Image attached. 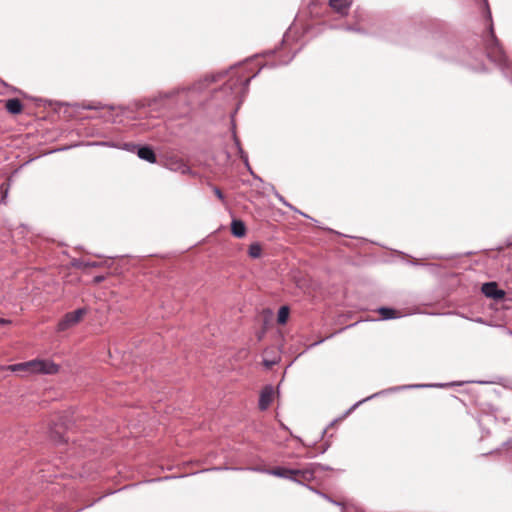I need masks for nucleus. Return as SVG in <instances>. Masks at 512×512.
Here are the masks:
<instances>
[{"label":"nucleus","instance_id":"obj_1","mask_svg":"<svg viewBox=\"0 0 512 512\" xmlns=\"http://www.w3.org/2000/svg\"><path fill=\"white\" fill-rule=\"evenodd\" d=\"M220 74L206 76L204 79L199 80L191 87L178 89L169 93L159 94L157 97H154L149 100L140 101L136 104L137 111L139 114H145L151 118H157L161 115L162 111L166 108L168 104V100L176 94L180 92L183 93H193V92H201L212 82H215L220 78Z\"/></svg>","mask_w":512,"mask_h":512},{"label":"nucleus","instance_id":"obj_2","mask_svg":"<svg viewBox=\"0 0 512 512\" xmlns=\"http://www.w3.org/2000/svg\"><path fill=\"white\" fill-rule=\"evenodd\" d=\"M486 5V17L490 21L489 35L485 40V47L488 58L494 62L497 67L502 71L505 77L510 78L512 82V63L508 60L499 40L495 36L494 27L492 23V15L488 6L487 0H484Z\"/></svg>","mask_w":512,"mask_h":512},{"label":"nucleus","instance_id":"obj_3","mask_svg":"<svg viewBox=\"0 0 512 512\" xmlns=\"http://www.w3.org/2000/svg\"><path fill=\"white\" fill-rule=\"evenodd\" d=\"M8 369L13 372L23 371L29 373L55 374L58 372L59 367L51 360L34 359L31 361L10 365L8 366Z\"/></svg>","mask_w":512,"mask_h":512},{"label":"nucleus","instance_id":"obj_4","mask_svg":"<svg viewBox=\"0 0 512 512\" xmlns=\"http://www.w3.org/2000/svg\"><path fill=\"white\" fill-rule=\"evenodd\" d=\"M266 474L279 478L289 479L299 484L311 481V472L303 469H289L278 466L271 468L269 471H266Z\"/></svg>","mask_w":512,"mask_h":512},{"label":"nucleus","instance_id":"obj_5","mask_svg":"<svg viewBox=\"0 0 512 512\" xmlns=\"http://www.w3.org/2000/svg\"><path fill=\"white\" fill-rule=\"evenodd\" d=\"M258 73H259V71H257L254 75H252L251 77H248V78H241V77L233 78V77H231L223 85L222 90H224L225 92L229 91L231 94L237 93L239 91H245L246 92L248 90V86H249L250 81L254 77H256Z\"/></svg>","mask_w":512,"mask_h":512},{"label":"nucleus","instance_id":"obj_6","mask_svg":"<svg viewBox=\"0 0 512 512\" xmlns=\"http://www.w3.org/2000/svg\"><path fill=\"white\" fill-rule=\"evenodd\" d=\"M86 314L85 308H79L73 312L67 313L64 318L58 323V331H65L70 327L76 325L81 318Z\"/></svg>","mask_w":512,"mask_h":512},{"label":"nucleus","instance_id":"obj_7","mask_svg":"<svg viewBox=\"0 0 512 512\" xmlns=\"http://www.w3.org/2000/svg\"><path fill=\"white\" fill-rule=\"evenodd\" d=\"M163 166L170 171L178 172L183 175L191 173L190 167L183 161V159L176 156L168 157Z\"/></svg>","mask_w":512,"mask_h":512},{"label":"nucleus","instance_id":"obj_8","mask_svg":"<svg viewBox=\"0 0 512 512\" xmlns=\"http://www.w3.org/2000/svg\"><path fill=\"white\" fill-rule=\"evenodd\" d=\"M482 293L491 299L500 300L505 297V291L498 288V284L496 282H487L482 285L481 288Z\"/></svg>","mask_w":512,"mask_h":512},{"label":"nucleus","instance_id":"obj_9","mask_svg":"<svg viewBox=\"0 0 512 512\" xmlns=\"http://www.w3.org/2000/svg\"><path fill=\"white\" fill-rule=\"evenodd\" d=\"M432 386H433V385L416 384V385H406V386H401V387H392V388H390V389H388V390H383V391H381V392L375 393V394H373V395H371V396L367 397L366 399H363L362 401H359V402L355 403V404L352 406V408H351L350 410L354 409L355 407H357V406H358L359 404H361L362 402H365V401H367V400H369V399H372V398H374V397H377L378 395H380V394H384V393H386V392H395V391H399V390H401V389L424 388V387H432ZM434 386H435V387H445V386H448V384H436V385H434Z\"/></svg>","mask_w":512,"mask_h":512},{"label":"nucleus","instance_id":"obj_10","mask_svg":"<svg viewBox=\"0 0 512 512\" xmlns=\"http://www.w3.org/2000/svg\"><path fill=\"white\" fill-rule=\"evenodd\" d=\"M273 394L274 390L271 385H267L262 389L258 403L261 411H265L269 407L273 399Z\"/></svg>","mask_w":512,"mask_h":512},{"label":"nucleus","instance_id":"obj_11","mask_svg":"<svg viewBox=\"0 0 512 512\" xmlns=\"http://www.w3.org/2000/svg\"><path fill=\"white\" fill-rule=\"evenodd\" d=\"M353 0H329L330 7L338 14L345 16L348 14Z\"/></svg>","mask_w":512,"mask_h":512},{"label":"nucleus","instance_id":"obj_12","mask_svg":"<svg viewBox=\"0 0 512 512\" xmlns=\"http://www.w3.org/2000/svg\"><path fill=\"white\" fill-rule=\"evenodd\" d=\"M136 153H137L138 157L142 160H145L152 164L157 162V158H156V154H155L154 150L148 145H144V146L139 145Z\"/></svg>","mask_w":512,"mask_h":512},{"label":"nucleus","instance_id":"obj_13","mask_svg":"<svg viewBox=\"0 0 512 512\" xmlns=\"http://www.w3.org/2000/svg\"><path fill=\"white\" fill-rule=\"evenodd\" d=\"M231 232L237 238H242L246 234V226L242 220L233 219L231 223Z\"/></svg>","mask_w":512,"mask_h":512},{"label":"nucleus","instance_id":"obj_14","mask_svg":"<svg viewBox=\"0 0 512 512\" xmlns=\"http://www.w3.org/2000/svg\"><path fill=\"white\" fill-rule=\"evenodd\" d=\"M5 108L9 113L16 115L22 112L23 105L19 99L12 98L6 101Z\"/></svg>","mask_w":512,"mask_h":512},{"label":"nucleus","instance_id":"obj_15","mask_svg":"<svg viewBox=\"0 0 512 512\" xmlns=\"http://www.w3.org/2000/svg\"><path fill=\"white\" fill-rule=\"evenodd\" d=\"M332 468L329 466H325L320 463H310L303 468V470H308L311 472V481L314 479L315 473L319 471L331 470Z\"/></svg>","mask_w":512,"mask_h":512},{"label":"nucleus","instance_id":"obj_16","mask_svg":"<svg viewBox=\"0 0 512 512\" xmlns=\"http://www.w3.org/2000/svg\"><path fill=\"white\" fill-rule=\"evenodd\" d=\"M378 312L379 314L381 315L382 319L383 320H390V319H394V318H397L398 316L396 315V310L392 309V308H388V307H380L378 309Z\"/></svg>","mask_w":512,"mask_h":512},{"label":"nucleus","instance_id":"obj_17","mask_svg":"<svg viewBox=\"0 0 512 512\" xmlns=\"http://www.w3.org/2000/svg\"><path fill=\"white\" fill-rule=\"evenodd\" d=\"M71 264L73 267L78 268V269H84V268H88V267H98L97 262L84 261L81 259H73Z\"/></svg>","mask_w":512,"mask_h":512},{"label":"nucleus","instance_id":"obj_18","mask_svg":"<svg viewBox=\"0 0 512 512\" xmlns=\"http://www.w3.org/2000/svg\"><path fill=\"white\" fill-rule=\"evenodd\" d=\"M262 254V247L258 242L252 243L248 248V255L253 258L257 259Z\"/></svg>","mask_w":512,"mask_h":512},{"label":"nucleus","instance_id":"obj_19","mask_svg":"<svg viewBox=\"0 0 512 512\" xmlns=\"http://www.w3.org/2000/svg\"><path fill=\"white\" fill-rule=\"evenodd\" d=\"M289 317V308L287 306H282L279 308L277 321L279 324H285Z\"/></svg>","mask_w":512,"mask_h":512},{"label":"nucleus","instance_id":"obj_20","mask_svg":"<svg viewBox=\"0 0 512 512\" xmlns=\"http://www.w3.org/2000/svg\"><path fill=\"white\" fill-rule=\"evenodd\" d=\"M138 147H139V145L131 143V142H129V143H119V149L131 152V153H136Z\"/></svg>","mask_w":512,"mask_h":512},{"label":"nucleus","instance_id":"obj_21","mask_svg":"<svg viewBox=\"0 0 512 512\" xmlns=\"http://www.w3.org/2000/svg\"><path fill=\"white\" fill-rule=\"evenodd\" d=\"M92 145L119 149V142H114V141L95 142V143H92Z\"/></svg>","mask_w":512,"mask_h":512},{"label":"nucleus","instance_id":"obj_22","mask_svg":"<svg viewBox=\"0 0 512 512\" xmlns=\"http://www.w3.org/2000/svg\"><path fill=\"white\" fill-rule=\"evenodd\" d=\"M213 191H214V194L217 196V198L221 201H224L225 198H224V195L222 193V191L218 188V187H213Z\"/></svg>","mask_w":512,"mask_h":512},{"label":"nucleus","instance_id":"obj_23","mask_svg":"<svg viewBox=\"0 0 512 512\" xmlns=\"http://www.w3.org/2000/svg\"><path fill=\"white\" fill-rule=\"evenodd\" d=\"M344 29L346 31H353V32L363 33V30L361 28H358V27H355V26L347 25V26L344 27Z\"/></svg>","mask_w":512,"mask_h":512},{"label":"nucleus","instance_id":"obj_24","mask_svg":"<svg viewBox=\"0 0 512 512\" xmlns=\"http://www.w3.org/2000/svg\"><path fill=\"white\" fill-rule=\"evenodd\" d=\"M247 470L266 474V471H269L270 469H265V468H261V467H250V468H247Z\"/></svg>","mask_w":512,"mask_h":512},{"label":"nucleus","instance_id":"obj_25","mask_svg":"<svg viewBox=\"0 0 512 512\" xmlns=\"http://www.w3.org/2000/svg\"><path fill=\"white\" fill-rule=\"evenodd\" d=\"M276 196L284 205L293 208L289 203L286 202V200L280 194H276Z\"/></svg>","mask_w":512,"mask_h":512},{"label":"nucleus","instance_id":"obj_26","mask_svg":"<svg viewBox=\"0 0 512 512\" xmlns=\"http://www.w3.org/2000/svg\"><path fill=\"white\" fill-rule=\"evenodd\" d=\"M51 436H52V438H54L55 440H57L59 442L63 441V437L61 435H59V437L56 438V436H55L53 431L51 432Z\"/></svg>","mask_w":512,"mask_h":512},{"label":"nucleus","instance_id":"obj_27","mask_svg":"<svg viewBox=\"0 0 512 512\" xmlns=\"http://www.w3.org/2000/svg\"><path fill=\"white\" fill-rule=\"evenodd\" d=\"M103 280H104V277H103V276H96V277L94 278V281H95L96 283H100V282H102Z\"/></svg>","mask_w":512,"mask_h":512},{"label":"nucleus","instance_id":"obj_28","mask_svg":"<svg viewBox=\"0 0 512 512\" xmlns=\"http://www.w3.org/2000/svg\"><path fill=\"white\" fill-rule=\"evenodd\" d=\"M8 323H10V320L0 318V325H4V324H8Z\"/></svg>","mask_w":512,"mask_h":512},{"label":"nucleus","instance_id":"obj_29","mask_svg":"<svg viewBox=\"0 0 512 512\" xmlns=\"http://www.w3.org/2000/svg\"><path fill=\"white\" fill-rule=\"evenodd\" d=\"M323 497H325L327 500L331 501L332 503L336 504V505H341L339 502H336V501H332L328 496L324 495V494H321Z\"/></svg>","mask_w":512,"mask_h":512},{"label":"nucleus","instance_id":"obj_30","mask_svg":"<svg viewBox=\"0 0 512 512\" xmlns=\"http://www.w3.org/2000/svg\"><path fill=\"white\" fill-rule=\"evenodd\" d=\"M327 449H328V446L324 447V448L321 450V452H320V453H321V454L325 453Z\"/></svg>","mask_w":512,"mask_h":512},{"label":"nucleus","instance_id":"obj_31","mask_svg":"<svg viewBox=\"0 0 512 512\" xmlns=\"http://www.w3.org/2000/svg\"><path fill=\"white\" fill-rule=\"evenodd\" d=\"M86 108L87 109H98V107H96V106H87Z\"/></svg>","mask_w":512,"mask_h":512},{"label":"nucleus","instance_id":"obj_32","mask_svg":"<svg viewBox=\"0 0 512 512\" xmlns=\"http://www.w3.org/2000/svg\"><path fill=\"white\" fill-rule=\"evenodd\" d=\"M244 161H245L246 165L249 167L248 158L246 156L244 157Z\"/></svg>","mask_w":512,"mask_h":512},{"label":"nucleus","instance_id":"obj_33","mask_svg":"<svg viewBox=\"0 0 512 512\" xmlns=\"http://www.w3.org/2000/svg\"><path fill=\"white\" fill-rule=\"evenodd\" d=\"M264 67H267V64H264V66H261V68L258 71L260 72V70L264 69Z\"/></svg>","mask_w":512,"mask_h":512},{"label":"nucleus","instance_id":"obj_34","mask_svg":"<svg viewBox=\"0 0 512 512\" xmlns=\"http://www.w3.org/2000/svg\"><path fill=\"white\" fill-rule=\"evenodd\" d=\"M264 67H267V64H264V66H261V68L258 71L260 72V70L264 69Z\"/></svg>","mask_w":512,"mask_h":512},{"label":"nucleus","instance_id":"obj_35","mask_svg":"<svg viewBox=\"0 0 512 512\" xmlns=\"http://www.w3.org/2000/svg\"><path fill=\"white\" fill-rule=\"evenodd\" d=\"M291 60L292 58H290L288 61H285L283 64H288Z\"/></svg>","mask_w":512,"mask_h":512},{"label":"nucleus","instance_id":"obj_36","mask_svg":"<svg viewBox=\"0 0 512 512\" xmlns=\"http://www.w3.org/2000/svg\"><path fill=\"white\" fill-rule=\"evenodd\" d=\"M302 216L308 217L305 213L299 212Z\"/></svg>","mask_w":512,"mask_h":512},{"label":"nucleus","instance_id":"obj_37","mask_svg":"<svg viewBox=\"0 0 512 512\" xmlns=\"http://www.w3.org/2000/svg\"><path fill=\"white\" fill-rule=\"evenodd\" d=\"M461 384H462V383H456V384H454V383H453L452 385H458V386H461Z\"/></svg>","mask_w":512,"mask_h":512},{"label":"nucleus","instance_id":"obj_38","mask_svg":"<svg viewBox=\"0 0 512 512\" xmlns=\"http://www.w3.org/2000/svg\"><path fill=\"white\" fill-rule=\"evenodd\" d=\"M0 82H1L2 84L6 85L2 80H0Z\"/></svg>","mask_w":512,"mask_h":512}]
</instances>
